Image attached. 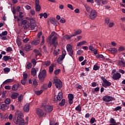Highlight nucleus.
<instances>
[{"mask_svg":"<svg viewBox=\"0 0 125 125\" xmlns=\"http://www.w3.org/2000/svg\"><path fill=\"white\" fill-rule=\"evenodd\" d=\"M41 9H42V7L41 5H40V0H35V10L37 12H39L41 11Z\"/></svg>","mask_w":125,"mask_h":125,"instance_id":"10","label":"nucleus"},{"mask_svg":"<svg viewBox=\"0 0 125 125\" xmlns=\"http://www.w3.org/2000/svg\"><path fill=\"white\" fill-rule=\"evenodd\" d=\"M31 62L34 66H36V64H37V62L36 61V60L35 59H32L31 60Z\"/></svg>","mask_w":125,"mask_h":125,"instance_id":"52","label":"nucleus"},{"mask_svg":"<svg viewBox=\"0 0 125 125\" xmlns=\"http://www.w3.org/2000/svg\"><path fill=\"white\" fill-rule=\"evenodd\" d=\"M7 108V105L5 104H0V110H2V111H6V108Z\"/></svg>","mask_w":125,"mask_h":125,"instance_id":"17","label":"nucleus"},{"mask_svg":"<svg viewBox=\"0 0 125 125\" xmlns=\"http://www.w3.org/2000/svg\"><path fill=\"white\" fill-rule=\"evenodd\" d=\"M67 7L69 8V9H71V10H74V8L73 7V5H72V4H68Z\"/></svg>","mask_w":125,"mask_h":125,"instance_id":"50","label":"nucleus"},{"mask_svg":"<svg viewBox=\"0 0 125 125\" xmlns=\"http://www.w3.org/2000/svg\"><path fill=\"white\" fill-rule=\"evenodd\" d=\"M4 88H5V89H7L8 90H9L11 89V86H10V85H5L4 86Z\"/></svg>","mask_w":125,"mask_h":125,"instance_id":"57","label":"nucleus"},{"mask_svg":"<svg viewBox=\"0 0 125 125\" xmlns=\"http://www.w3.org/2000/svg\"><path fill=\"white\" fill-rule=\"evenodd\" d=\"M66 50H62V55L60 56L57 60V62L59 64H62V61H63V60L64 59V58H65V56H66Z\"/></svg>","mask_w":125,"mask_h":125,"instance_id":"6","label":"nucleus"},{"mask_svg":"<svg viewBox=\"0 0 125 125\" xmlns=\"http://www.w3.org/2000/svg\"><path fill=\"white\" fill-rule=\"evenodd\" d=\"M19 86V84H14L12 87V90H14V91L17 90V89H18Z\"/></svg>","mask_w":125,"mask_h":125,"instance_id":"28","label":"nucleus"},{"mask_svg":"<svg viewBox=\"0 0 125 125\" xmlns=\"http://www.w3.org/2000/svg\"><path fill=\"white\" fill-rule=\"evenodd\" d=\"M13 50L12 49V48L11 47H8L6 49V51H7V52H11V51H12Z\"/></svg>","mask_w":125,"mask_h":125,"instance_id":"41","label":"nucleus"},{"mask_svg":"<svg viewBox=\"0 0 125 125\" xmlns=\"http://www.w3.org/2000/svg\"><path fill=\"white\" fill-rule=\"evenodd\" d=\"M84 7H85L87 12H90V11L92 12V10H93V9H92V8H91L90 7V6H89V5H88L86 4H84Z\"/></svg>","mask_w":125,"mask_h":125,"instance_id":"18","label":"nucleus"},{"mask_svg":"<svg viewBox=\"0 0 125 125\" xmlns=\"http://www.w3.org/2000/svg\"><path fill=\"white\" fill-rule=\"evenodd\" d=\"M125 49V47L121 46L119 47L118 50L119 51H124Z\"/></svg>","mask_w":125,"mask_h":125,"instance_id":"49","label":"nucleus"},{"mask_svg":"<svg viewBox=\"0 0 125 125\" xmlns=\"http://www.w3.org/2000/svg\"><path fill=\"white\" fill-rule=\"evenodd\" d=\"M31 75L32 76H36L37 75V70L35 68H32L31 69Z\"/></svg>","mask_w":125,"mask_h":125,"instance_id":"26","label":"nucleus"},{"mask_svg":"<svg viewBox=\"0 0 125 125\" xmlns=\"http://www.w3.org/2000/svg\"><path fill=\"white\" fill-rule=\"evenodd\" d=\"M22 100H23V95L21 94L18 97V100L19 102H20Z\"/></svg>","mask_w":125,"mask_h":125,"instance_id":"54","label":"nucleus"},{"mask_svg":"<svg viewBox=\"0 0 125 125\" xmlns=\"http://www.w3.org/2000/svg\"><path fill=\"white\" fill-rule=\"evenodd\" d=\"M54 67V65L51 64L49 68V73H52L53 72V68Z\"/></svg>","mask_w":125,"mask_h":125,"instance_id":"35","label":"nucleus"},{"mask_svg":"<svg viewBox=\"0 0 125 125\" xmlns=\"http://www.w3.org/2000/svg\"><path fill=\"white\" fill-rule=\"evenodd\" d=\"M55 34H56V33H55V32H52L50 36L48 37L47 40H51L52 37H53V36H55Z\"/></svg>","mask_w":125,"mask_h":125,"instance_id":"36","label":"nucleus"},{"mask_svg":"<svg viewBox=\"0 0 125 125\" xmlns=\"http://www.w3.org/2000/svg\"><path fill=\"white\" fill-rule=\"evenodd\" d=\"M102 1V0H95V2H96L97 4L99 6H100V3Z\"/></svg>","mask_w":125,"mask_h":125,"instance_id":"56","label":"nucleus"},{"mask_svg":"<svg viewBox=\"0 0 125 125\" xmlns=\"http://www.w3.org/2000/svg\"><path fill=\"white\" fill-rule=\"evenodd\" d=\"M19 96V94H18V93H14L12 94L11 97L12 99H16V98H17Z\"/></svg>","mask_w":125,"mask_h":125,"instance_id":"22","label":"nucleus"},{"mask_svg":"<svg viewBox=\"0 0 125 125\" xmlns=\"http://www.w3.org/2000/svg\"><path fill=\"white\" fill-rule=\"evenodd\" d=\"M3 71L5 73H9V72H10V68L8 67L4 68Z\"/></svg>","mask_w":125,"mask_h":125,"instance_id":"40","label":"nucleus"},{"mask_svg":"<svg viewBox=\"0 0 125 125\" xmlns=\"http://www.w3.org/2000/svg\"><path fill=\"white\" fill-rule=\"evenodd\" d=\"M24 13L21 12L19 13V17L20 18H23L24 17Z\"/></svg>","mask_w":125,"mask_h":125,"instance_id":"58","label":"nucleus"},{"mask_svg":"<svg viewBox=\"0 0 125 125\" xmlns=\"http://www.w3.org/2000/svg\"><path fill=\"white\" fill-rule=\"evenodd\" d=\"M97 16V12L95 11V10H93L90 13V14L89 15V17L90 19L91 20H94V19H95Z\"/></svg>","mask_w":125,"mask_h":125,"instance_id":"9","label":"nucleus"},{"mask_svg":"<svg viewBox=\"0 0 125 125\" xmlns=\"http://www.w3.org/2000/svg\"><path fill=\"white\" fill-rule=\"evenodd\" d=\"M50 64H51L50 61H48L42 62V64L45 65L46 67L49 66Z\"/></svg>","mask_w":125,"mask_h":125,"instance_id":"33","label":"nucleus"},{"mask_svg":"<svg viewBox=\"0 0 125 125\" xmlns=\"http://www.w3.org/2000/svg\"><path fill=\"white\" fill-rule=\"evenodd\" d=\"M109 50L111 52L112 54H115V53H117V49L115 48H110Z\"/></svg>","mask_w":125,"mask_h":125,"instance_id":"24","label":"nucleus"},{"mask_svg":"<svg viewBox=\"0 0 125 125\" xmlns=\"http://www.w3.org/2000/svg\"><path fill=\"white\" fill-rule=\"evenodd\" d=\"M63 96L62 95V92H59L57 96V100L58 101H60L61 99H62Z\"/></svg>","mask_w":125,"mask_h":125,"instance_id":"19","label":"nucleus"},{"mask_svg":"<svg viewBox=\"0 0 125 125\" xmlns=\"http://www.w3.org/2000/svg\"><path fill=\"white\" fill-rule=\"evenodd\" d=\"M32 63L31 62H27L26 63V65H25V68L26 69H30L32 68Z\"/></svg>","mask_w":125,"mask_h":125,"instance_id":"27","label":"nucleus"},{"mask_svg":"<svg viewBox=\"0 0 125 125\" xmlns=\"http://www.w3.org/2000/svg\"><path fill=\"white\" fill-rule=\"evenodd\" d=\"M12 82H13V79H7L3 83H12Z\"/></svg>","mask_w":125,"mask_h":125,"instance_id":"34","label":"nucleus"},{"mask_svg":"<svg viewBox=\"0 0 125 125\" xmlns=\"http://www.w3.org/2000/svg\"><path fill=\"white\" fill-rule=\"evenodd\" d=\"M11 101L10 99L7 98L5 100L4 103H5V104H10Z\"/></svg>","mask_w":125,"mask_h":125,"instance_id":"39","label":"nucleus"},{"mask_svg":"<svg viewBox=\"0 0 125 125\" xmlns=\"http://www.w3.org/2000/svg\"><path fill=\"white\" fill-rule=\"evenodd\" d=\"M37 26L36 23H31V28L32 30H34Z\"/></svg>","mask_w":125,"mask_h":125,"instance_id":"43","label":"nucleus"},{"mask_svg":"<svg viewBox=\"0 0 125 125\" xmlns=\"http://www.w3.org/2000/svg\"><path fill=\"white\" fill-rule=\"evenodd\" d=\"M47 42H49L50 44H53L55 47H56L58 44L57 36H55L52 40H47Z\"/></svg>","mask_w":125,"mask_h":125,"instance_id":"3","label":"nucleus"},{"mask_svg":"<svg viewBox=\"0 0 125 125\" xmlns=\"http://www.w3.org/2000/svg\"><path fill=\"white\" fill-rule=\"evenodd\" d=\"M89 50H90L91 51H93L94 50V49H95V48H94V47H93V46L92 45H90L89 47Z\"/></svg>","mask_w":125,"mask_h":125,"instance_id":"63","label":"nucleus"},{"mask_svg":"<svg viewBox=\"0 0 125 125\" xmlns=\"http://www.w3.org/2000/svg\"><path fill=\"white\" fill-rule=\"evenodd\" d=\"M38 78L40 82H44V79L46 78V70L43 69L40 71L38 75Z\"/></svg>","mask_w":125,"mask_h":125,"instance_id":"2","label":"nucleus"},{"mask_svg":"<svg viewBox=\"0 0 125 125\" xmlns=\"http://www.w3.org/2000/svg\"><path fill=\"white\" fill-rule=\"evenodd\" d=\"M50 21L52 24L54 25L55 24V22H56V19H55V18H52L50 20Z\"/></svg>","mask_w":125,"mask_h":125,"instance_id":"38","label":"nucleus"},{"mask_svg":"<svg viewBox=\"0 0 125 125\" xmlns=\"http://www.w3.org/2000/svg\"><path fill=\"white\" fill-rule=\"evenodd\" d=\"M17 43L18 46H20V45L21 44V41H20V39L19 38H17Z\"/></svg>","mask_w":125,"mask_h":125,"instance_id":"45","label":"nucleus"},{"mask_svg":"<svg viewBox=\"0 0 125 125\" xmlns=\"http://www.w3.org/2000/svg\"><path fill=\"white\" fill-rule=\"evenodd\" d=\"M36 114L40 117H42L43 116V111L40 108H37L36 109Z\"/></svg>","mask_w":125,"mask_h":125,"instance_id":"14","label":"nucleus"},{"mask_svg":"<svg viewBox=\"0 0 125 125\" xmlns=\"http://www.w3.org/2000/svg\"><path fill=\"white\" fill-rule=\"evenodd\" d=\"M121 109H122V106H118L114 109V111H119V110H121Z\"/></svg>","mask_w":125,"mask_h":125,"instance_id":"48","label":"nucleus"},{"mask_svg":"<svg viewBox=\"0 0 125 125\" xmlns=\"http://www.w3.org/2000/svg\"><path fill=\"white\" fill-rule=\"evenodd\" d=\"M76 111H78V112H81L82 111V106H81V104H79L76 108H75Z\"/></svg>","mask_w":125,"mask_h":125,"instance_id":"29","label":"nucleus"},{"mask_svg":"<svg viewBox=\"0 0 125 125\" xmlns=\"http://www.w3.org/2000/svg\"><path fill=\"white\" fill-rule=\"evenodd\" d=\"M122 77V75L120 73H116L112 74V79L113 80H115L116 81L119 80V79H121V77Z\"/></svg>","mask_w":125,"mask_h":125,"instance_id":"12","label":"nucleus"},{"mask_svg":"<svg viewBox=\"0 0 125 125\" xmlns=\"http://www.w3.org/2000/svg\"><path fill=\"white\" fill-rule=\"evenodd\" d=\"M23 80H27V78H28V74H27V73H23Z\"/></svg>","mask_w":125,"mask_h":125,"instance_id":"59","label":"nucleus"},{"mask_svg":"<svg viewBox=\"0 0 125 125\" xmlns=\"http://www.w3.org/2000/svg\"><path fill=\"white\" fill-rule=\"evenodd\" d=\"M90 124H94L95 123V118L94 117H92L91 118L90 120Z\"/></svg>","mask_w":125,"mask_h":125,"instance_id":"47","label":"nucleus"},{"mask_svg":"<svg viewBox=\"0 0 125 125\" xmlns=\"http://www.w3.org/2000/svg\"><path fill=\"white\" fill-rule=\"evenodd\" d=\"M82 34V30L79 29L74 32V34L71 35V37H75V36H78V35H81Z\"/></svg>","mask_w":125,"mask_h":125,"instance_id":"21","label":"nucleus"},{"mask_svg":"<svg viewBox=\"0 0 125 125\" xmlns=\"http://www.w3.org/2000/svg\"><path fill=\"white\" fill-rule=\"evenodd\" d=\"M42 107H44V110L46 112H47L48 113H50V112L52 111V110L53 109V107L52 106L50 105H45L44 104H42Z\"/></svg>","mask_w":125,"mask_h":125,"instance_id":"8","label":"nucleus"},{"mask_svg":"<svg viewBox=\"0 0 125 125\" xmlns=\"http://www.w3.org/2000/svg\"><path fill=\"white\" fill-rule=\"evenodd\" d=\"M33 84L34 85V86H37V85H38V82H37V80H34L33 81Z\"/></svg>","mask_w":125,"mask_h":125,"instance_id":"62","label":"nucleus"},{"mask_svg":"<svg viewBox=\"0 0 125 125\" xmlns=\"http://www.w3.org/2000/svg\"><path fill=\"white\" fill-rule=\"evenodd\" d=\"M66 49L67 52H68L69 55L73 58V55H74V50L72 48V46L70 44H68L66 45Z\"/></svg>","mask_w":125,"mask_h":125,"instance_id":"7","label":"nucleus"},{"mask_svg":"<svg viewBox=\"0 0 125 125\" xmlns=\"http://www.w3.org/2000/svg\"><path fill=\"white\" fill-rule=\"evenodd\" d=\"M17 119H14L13 121L16 125H25V121L23 119V113L20 110H18L15 113Z\"/></svg>","mask_w":125,"mask_h":125,"instance_id":"1","label":"nucleus"},{"mask_svg":"<svg viewBox=\"0 0 125 125\" xmlns=\"http://www.w3.org/2000/svg\"><path fill=\"white\" fill-rule=\"evenodd\" d=\"M101 80H102L103 82H104V83H102L103 86L104 87H105V88H107L108 86H110L111 85V83L110 82L108 81L106 79H105V77H102L101 78Z\"/></svg>","mask_w":125,"mask_h":125,"instance_id":"5","label":"nucleus"},{"mask_svg":"<svg viewBox=\"0 0 125 125\" xmlns=\"http://www.w3.org/2000/svg\"><path fill=\"white\" fill-rule=\"evenodd\" d=\"M0 35H1L2 36H4L5 37V36H7V31H3L1 33H0Z\"/></svg>","mask_w":125,"mask_h":125,"instance_id":"55","label":"nucleus"},{"mask_svg":"<svg viewBox=\"0 0 125 125\" xmlns=\"http://www.w3.org/2000/svg\"><path fill=\"white\" fill-rule=\"evenodd\" d=\"M109 123H110V124H116V121H115L114 119L111 118L109 121Z\"/></svg>","mask_w":125,"mask_h":125,"instance_id":"53","label":"nucleus"},{"mask_svg":"<svg viewBox=\"0 0 125 125\" xmlns=\"http://www.w3.org/2000/svg\"><path fill=\"white\" fill-rule=\"evenodd\" d=\"M96 56V58H97L98 59H102L103 60H104L105 59V60H109V58H107L106 56H104L102 54H98Z\"/></svg>","mask_w":125,"mask_h":125,"instance_id":"13","label":"nucleus"},{"mask_svg":"<svg viewBox=\"0 0 125 125\" xmlns=\"http://www.w3.org/2000/svg\"><path fill=\"white\" fill-rule=\"evenodd\" d=\"M43 92V91L42 90H41L39 91H36L35 92V94H37V95H41L42 93Z\"/></svg>","mask_w":125,"mask_h":125,"instance_id":"37","label":"nucleus"},{"mask_svg":"<svg viewBox=\"0 0 125 125\" xmlns=\"http://www.w3.org/2000/svg\"><path fill=\"white\" fill-rule=\"evenodd\" d=\"M60 72V69L55 70L54 71L55 75H58Z\"/></svg>","mask_w":125,"mask_h":125,"instance_id":"64","label":"nucleus"},{"mask_svg":"<svg viewBox=\"0 0 125 125\" xmlns=\"http://www.w3.org/2000/svg\"><path fill=\"white\" fill-rule=\"evenodd\" d=\"M68 99L73 100L74 99V95L72 94H69L68 95Z\"/></svg>","mask_w":125,"mask_h":125,"instance_id":"44","label":"nucleus"},{"mask_svg":"<svg viewBox=\"0 0 125 125\" xmlns=\"http://www.w3.org/2000/svg\"><path fill=\"white\" fill-rule=\"evenodd\" d=\"M65 103H66V100L65 99H62L61 103H59V106H62L65 105Z\"/></svg>","mask_w":125,"mask_h":125,"instance_id":"31","label":"nucleus"},{"mask_svg":"<svg viewBox=\"0 0 125 125\" xmlns=\"http://www.w3.org/2000/svg\"><path fill=\"white\" fill-rule=\"evenodd\" d=\"M105 22L106 24H109V23H110V19L108 18H105Z\"/></svg>","mask_w":125,"mask_h":125,"instance_id":"61","label":"nucleus"},{"mask_svg":"<svg viewBox=\"0 0 125 125\" xmlns=\"http://www.w3.org/2000/svg\"><path fill=\"white\" fill-rule=\"evenodd\" d=\"M103 100L104 102H110L114 100V98L111 96H105L103 97Z\"/></svg>","mask_w":125,"mask_h":125,"instance_id":"11","label":"nucleus"},{"mask_svg":"<svg viewBox=\"0 0 125 125\" xmlns=\"http://www.w3.org/2000/svg\"><path fill=\"white\" fill-rule=\"evenodd\" d=\"M23 111L26 112H29L30 110V104H27L23 106Z\"/></svg>","mask_w":125,"mask_h":125,"instance_id":"15","label":"nucleus"},{"mask_svg":"<svg viewBox=\"0 0 125 125\" xmlns=\"http://www.w3.org/2000/svg\"><path fill=\"white\" fill-rule=\"evenodd\" d=\"M34 51L35 53L36 56H39V55L41 54V53H40V51L37 49H35Z\"/></svg>","mask_w":125,"mask_h":125,"instance_id":"42","label":"nucleus"},{"mask_svg":"<svg viewBox=\"0 0 125 125\" xmlns=\"http://www.w3.org/2000/svg\"><path fill=\"white\" fill-rule=\"evenodd\" d=\"M72 36H70L69 35H65L62 38V41H66V40H70L72 38Z\"/></svg>","mask_w":125,"mask_h":125,"instance_id":"25","label":"nucleus"},{"mask_svg":"<svg viewBox=\"0 0 125 125\" xmlns=\"http://www.w3.org/2000/svg\"><path fill=\"white\" fill-rule=\"evenodd\" d=\"M3 60L4 61H7L8 60H12V58L10 57V56H4L3 57V58H2Z\"/></svg>","mask_w":125,"mask_h":125,"instance_id":"23","label":"nucleus"},{"mask_svg":"<svg viewBox=\"0 0 125 125\" xmlns=\"http://www.w3.org/2000/svg\"><path fill=\"white\" fill-rule=\"evenodd\" d=\"M100 67L97 65H94V67H93V70L94 71H97V70H99V68Z\"/></svg>","mask_w":125,"mask_h":125,"instance_id":"51","label":"nucleus"},{"mask_svg":"<svg viewBox=\"0 0 125 125\" xmlns=\"http://www.w3.org/2000/svg\"><path fill=\"white\" fill-rule=\"evenodd\" d=\"M31 48H32V46H31V44H26L25 45V47L24 48V50L25 51H30V50H31Z\"/></svg>","mask_w":125,"mask_h":125,"instance_id":"16","label":"nucleus"},{"mask_svg":"<svg viewBox=\"0 0 125 125\" xmlns=\"http://www.w3.org/2000/svg\"><path fill=\"white\" fill-rule=\"evenodd\" d=\"M53 83L55 84L57 88H61L62 87V82L59 79L54 78Z\"/></svg>","mask_w":125,"mask_h":125,"instance_id":"4","label":"nucleus"},{"mask_svg":"<svg viewBox=\"0 0 125 125\" xmlns=\"http://www.w3.org/2000/svg\"><path fill=\"white\" fill-rule=\"evenodd\" d=\"M59 53L57 52V50H56V48L54 50V56H57V55H58Z\"/></svg>","mask_w":125,"mask_h":125,"instance_id":"60","label":"nucleus"},{"mask_svg":"<svg viewBox=\"0 0 125 125\" xmlns=\"http://www.w3.org/2000/svg\"><path fill=\"white\" fill-rule=\"evenodd\" d=\"M118 63L120 66H121V67H125V63L123 61H119Z\"/></svg>","mask_w":125,"mask_h":125,"instance_id":"32","label":"nucleus"},{"mask_svg":"<svg viewBox=\"0 0 125 125\" xmlns=\"http://www.w3.org/2000/svg\"><path fill=\"white\" fill-rule=\"evenodd\" d=\"M40 39H38L37 40H34L31 42V44L32 45H38L39 43H40Z\"/></svg>","mask_w":125,"mask_h":125,"instance_id":"20","label":"nucleus"},{"mask_svg":"<svg viewBox=\"0 0 125 125\" xmlns=\"http://www.w3.org/2000/svg\"><path fill=\"white\" fill-rule=\"evenodd\" d=\"M0 39L3 41H5V40H6V36L0 34Z\"/></svg>","mask_w":125,"mask_h":125,"instance_id":"46","label":"nucleus"},{"mask_svg":"<svg viewBox=\"0 0 125 125\" xmlns=\"http://www.w3.org/2000/svg\"><path fill=\"white\" fill-rule=\"evenodd\" d=\"M84 43H86V41H83L82 42H79L77 44V46H82V45H83V44H84Z\"/></svg>","mask_w":125,"mask_h":125,"instance_id":"30","label":"nucleus"}]
</instances>
